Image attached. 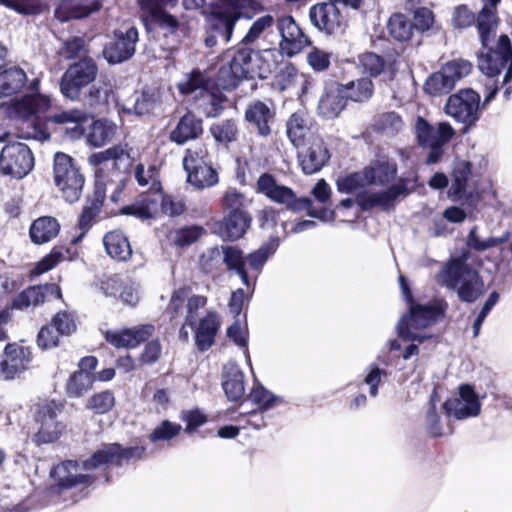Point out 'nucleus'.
<instances>
[{
  "label": "nucleus",
  "mask_w": 512,
  "mask_h": 512,
  "mask_svg": "<svg viewBox=\"0 0 512 512\" xmlns=\"http://www.w3.org/2000/svg\"><path fill=\"white\" fill-rule=\"evenodd\" d=\"M29 90L34 93L25 94L20 99L14 100L7 107V114L21 122L19 127V137L23 139H34L45 141L50 138L48 130V117L45 114L52 106V100L49 96L38 92L39 80L34 79Z\"/></svg>",
  "instance_id": "f257e3e1"
},
{
  "label": "nucleus",
  "mask_w": 512,
  "mask_h": 512,
  "mask_svg": "<svg viewBox=\"0 0 512 512\" xmlns=\"http://www.w3.org/2000/svg\"><path fill=\"white\" fill-rule=\"evenodd\" d=\"M228 56V62L223 64L216 73L215 84L222 90L232 91L243 80H254L255 77L265 78L261 72L262 57L259 50L240 42ZM251 89H257V82H252Z\"/></svg>",
  "instance_id": "f03ea898"
},
{
  "label": "nucleus",
  "mask_w": 512,
  "mask_h": 512,
  "mask_svg": "<svg viewBox=\"0 0 512 512\" xmlns=\"http://www.w3.org/2000/svg\"><path fill=\"white\" fill-rule=\"evenodd\" d=\"M256 192L293 213L306 211L307 215L321 221L335 220L334 210L315 208L310 197H298L290 187L279 184L277 178L269 172H264L257 178Z\"/></svg>",
  "instance_id": "7ed1b4c3"
},
{
  "label": "nucleus",
  "mask_w": 512,
  "mask_h": 512,
  "mask_svg": "<svg viewBox=\"0 0 512 512\" xmlns=\"http://www.w3.org/2000/svg\"><path fill=\"white\" fill-rule=\"evenodd\" d=\"M154 185L156 189L140 193L133 203L123 206L121 214L140 220H150L161 215L177 217L186 211L187 206L182 199L164 193L161 182Z\"/></svg>",
  "instance_id": "20e7f679"
},
{
  "label": "nucleus",
  "mask_w": 512,
  "mask_h": 512,
  "mask_svg": "<svg viewBox=\"0 0 512 512\" xmlns=\"http://www.w3.org/2000/svg\"><path fill=\"white\" fill-rule=\"evenodd\" d=\"M65 402L56 399H39L31 407L35 431L32 442L40 447L57 442L66 432V424L59 419Z\"/></svg>",
  "instance_id": "39448f33"
},
{
  "label": "nucleus",
  "mask_w": 512,
  "mask_h": 512,
  "mask_svg": "<svg viewBox=\"0 0 512 512\" xmlns=\"http://www.w3.org/2000/svg\"><path fill=\"white\" fill-rule=\"evenodd\" d=\"M496 31H491L486 41L479 37L481 48L477 53V65L488 77L498 76L507 67L503 79V83H507L512 79V43L507 34H501L494 43Z\"/></svg>",
  "instance_id": "423d86ee"
},
{
  "label": "nucleus",
  "mask_w": 512,
  "mask_h": 512,
  "mask_svg": "<svg viewBox=\"0 0 512 512\" xmlns=\"http://www.w3.org/2000/svg\"><path fill=\"white\" fill-rule=\"evenodd\" d=\"M442 277L441 284L456 290L462 302L473 303L483 294L484 283L481 276L464 258L449 261L443 269Z\"/></svg>",
  "instance_id": "0eeeda50"
},
{
  "label": "nucleus",
  "mask_w": 512,
  "mask_h": 512,
  "mask_svg": "<svg viewBox=\"0 0 512 512\" xmlns=\"http://www.w3.org/2000/svg\"><path fill=\"white\" fill-rule=\"evenodd\" d=\"M225 215L217 223L218 234L224 241H237L250 228L252 216L245 208V196L236 189L225 192L222 198Z\"/></svg>",
  "instance_id": "6e6552de"
},
{
  "label": "nucleus",
  "mask_w": 512,
  "mask_h": 512,
  "mask_svg": "<svg viewBox=\"0 0 512 512\" xmlns=\"http://www.w3.org/2000/svg\"><path fill=\"white\" fill-rule=\"evenodd\" d=\"M99 73L97 62L91 56L82 58L69 64L59 81V90L62 96L72 102L82 100L83 91L94 83Z\"/></svg>",
  "instance_id": "1a4fd4ad"
},
{
  "label": "nucleus",
  "mask_w": 512,
  "mask_h": 512,
  "mask_svg": "<svg viewBox=\"0 0 512 512\" xmlns=\"http://www.w3.org/2000/svg\"><path fill=\"white\" fill-rule=\"evenodd\" d=\"M182 164L187 173V182L196 189L210 188L219 182L218 172L204 144L186 149Z\"/></svg>",
  "instance_id": "9d476101"
},
{
  "label": "nucleus",
  "mask_w": 512,
  "mask_h": 512,
  "mask_svg": "<svg viewBox=\"0 0 512 512\" xmlns=\"http://www.w3.org/2000/svg\"><path fill=\"white\" fill-rule=\"evenodd\" d=\"M53 177L55 186L67 202L79 200L85 178L73 157L64 152H56L53 158Z\"/></svg>",
  "instance_id": "9b49d317"
},
{
  "label": "nucleus",
  "mask_w": 512,
  "mask_h": 512,
  "mask_svg": "<svg viewBox=\"0 0 512 512\" xmlns=\"http://www.w3.org/2000/svg\"><path fill=\"white\" fill-rule=\"evenodd\" d=\"M247 129L260 138H269L277 121V105L273 98H253L244 108Z\"/></svg>",
  "instance_id": "f8f14e48"
},
{
  "label": "nucleus",
  "mask_w": 512,
  "mask_h": 512,
  "mask_svg": "<svg viewBox=\"0 0 512 512\" xmlns=\"http://www.w3.org/2000/svg\"><path fill=\"white\" fill-rule=\"evenodd\" d=\"M145 456V446L123 447L117 442L104 443L100 449H97L89 458L82 461L81 467L86 471L96 470L103 465L121 467L124 461L141 460Z\"/></svg>",
  "instance_id": "ddd939ff"
},
{
  "label": "nucleus",
  "mask_w": 512,
  "mask_h": 512,
  "mask_svg": "<svg viewBox=\"0 0 512 512\" xmlns=\"http://www.w3.org/2000/svg\"><path fill=\"white\" fill-rule=\"evenodd\" d=\"M34 167L31 149L21 142H8L0 153V173L16 179H22Z\"/></svg>",
  "instance_id": "4468645a"
},
{
  "label": "nucleus",
  "mask_w": 512,
  "mask_h": 512,
  "mask_svg": "<svg viewBox=\"0 0 512 512\" xmlns=\"http://www.w3.org/2000/svg\"><path fill=\"white\" fill-rule=\"evenodd\" d=\"M242 12L238 11L236 3L232 0H219L211 6L206 18V30L220 35V38L228 43L233 35L235 25L241 18Z\"/></svg>",
  "instance_id": "2eb2a0df"
},
{
  "label": "nucleus",
  "mask_w": 512,
  "mask_h": 512,
  "mask_svg": "<svg viewBox=\"0 0 512 512\" xmlns=\"http://www.w3.org/2000/svg\"><path fill=\"white\" fill-rule=\"evenodd\" d=\"M138 40L139 33L135 26H129L125 30L115 29L113 39L103 47L104 59L111 65L128 61L136 52Z\"/></svg>",
  "instance_id": "dca6fc26"
},
{
  "label": "nucleus",
  "mask_w": 512,
  "mask_h": 512,
  "mask_svg": "<svg viewBox=\"0 0 512 512\" xmlns=\"http://www.w3.org/2000/svg\"><path fill=\"white\" fill-rule=\"evenodd\" d=\"M480 96L472 89H462L449 96L445 111L458 122L470 128L479 119Z\"/></svg>",
  "instance_id": "f3484780"
},
{
  "label": "nucleus",
  "mask_w": 512,
  "mask_h": 512,
  "mask_svg": "<svg viewBox=\"0 0 512 512\" xmlns=\"http://www.w3.org/2000/svg\"><path fill=\"white\" fill-rule=\"evenodd\" d=\"M400 53L392 49L379 55L372 51H365L358 55L357 68L365 75L364 78H377L387 72L390 79H393L399 70Z\"/></svg>",
  "instance_id": "a211bd4d"
},
{
  "label": "nucleus",
  "mask_w": 512,
  "mask_h": 512,
  "mask_svg": "<svg viewBox=\"0 0 512 512\" xmlns=\"http://www.w3.org/2000/svg\"><path fill=\"white\" fill-rule=\"evenodd\" d=\"M473 174V165L470 161H457L451 172V185L448 189V197L454 201H461L469 208H476L480 201V194L476 191H466L468 181Z\"/></svg>",
  "instance_id": "6ab92c4d"
},
{
  "label": "nucleus",
  "mask_w": 512,
  "mask_h": 512,
  "mask_svg": "<svg viewBox=\"0 0 512 512\" xmlns=\"http://www.w3.org/2000/svg\"><path fill=\"white\" fill-rule=\"evenodd\" d=\"M50 298L63 299L61 287L56 283L30 285L19 292L11 301L8 308L11 310H27L29 307L43 305Z\"/></svg>",
  "instance_id": "aec40b11"
},
{
  "label": "nucleus",
  "mask_w": 512,
  "mask_h": 512,
  "mask_svg": "<svg viewBox=\"0 0 512 512\" xmlns=\"http://www.w3.org/2000/svg\"><path fill=\"white\" fill-rule=\"evenodd\" d=\"M277 28L281 36L279 49L282 55L291 58L311 45L310 39L291 15L279 18Z\"/></svg>",
  "instance_id": "412c9836"
},
{
  "label": "nucleus",
  "mask_w": 512,
  "mask_h": 512,
  "mask_svg": "<svg viewBox=\"0 0 512 512\" xmlns=\"http://www.w3.org/2000/svg\"><path fill=\"white\" fill-rule=\"evenodd\" d=\"M459 397L447 399L442 407L445 414L454 416L456 419H466L479 415L481 403L474 387L469 384H462L458 388Z\"/></svg>",
  "instance_id": "4be33fe9"
},
{
  "label": "nucleus",
  "mask_w": 512,
  "mask_h": 512,
  "mask_svg": "<svg viewBox=\"0 0 512 512\" xmlns=\"http://www.w3.org/2000/svg\"><path fill=\"white\" fill-rule=\"evenodd\" d=\"M155 332L152 324H140L104 332L105 341L116 349H135L150 339Z\"/></svg>",
  "instance_id": "5701e85b"
},
{
  "label": "nucleus",
  "mask_w": 512,
  "mask_h": 512,
  "mask_svg": "<svg viewBox=\"0 0 512 512\" xmlns=\"http://www.w3.org/2000/svg\"><path fill=\"white\" fill-rule=\"evenodd\" d=\"M32 361V352L29 347L17 343H7L0 361V377L12 380L28 369Z\"/></svg>",
  "instance_id": "b1692460"
},
{
  "label": "nucleus",
  "mask_w": 512,
  "mask_h": 512,
  "mask_svg": "<svg viewBox=\"0 0 512 512\" xmlns=\"http://www.w3.org/2000/svg\"><path fill=\"white\" fill-rule=\"evenodd\" d=\"M102 8V0H56L54 18L60 23L83 20Z\"/></svg>",
  "instance_id": "393cba45"
},
{
  "label": "nucleus",
  "mask_w": 512,
  "mask_h": 512,
  "mask_svg": "<svg viewBox=\"0 0 512 512\" xmlns=\"http://www.w3.org/2000/svg\"><path fill=\"white\" fill-rule=\"evenodd\" d=\"M306 148L298 152L299 166L305 175L319 172L330 160L331 154L326 143L320 136H316L308 142Z\"/></svg>",
  "instance_id": "a878e982"
},
{
  "label": "nucleus",
  "mask_w": 512,
  "mask_h": 512,
  "mask_svg": "<svg viewBox=\"0 0 512 512\" xmlns=\"http://www.w3.org/2000/svg\"><path fill=\"white\" fill-rule=\"evenodd\" d=\"M285 133L291 145L300 149L316 137L313 133V119L307 111L297 110L288 116Z\"/></svg>",
  "instance_id": "bb28decb"
},
{
  "label": "nucleus",
  "mask_w": 512,
  "mask_h": 512,
  "mask_svg": "<svg viewBox=\"0 0 512 512\" xmlns=\"http://www.w3.org/2000/svg\"><path fill=\"white\" fill-rule=\"evenodd\" d=\"M348 101L342 90V82L330 80L325 83L317 111L325 119H335L346 108Z\"/></svg>",
  "instance_id": "cd10ccee"
},
{
  "label": "nucleus",
  "mask_w": 512,
  "mask_h": 512,
  "mask_svg": "<svg viewBox=\"0 0 512 512\" xmlns=\"http://www.w3.org/2000/svg\"><path fill=\"white\" fill-rule=\"evenodd\" d=\"M105 198V189L102 186H95L93 194L87 198V204L83 206L78 217L77 227L81 232L71 240L72 244L80 242L96 223L104 205Z\"/></svg>",
  "instance_id": "c85d7f7f"
},
{
  "label": "nucleus",
  "mask_w": 512,
  "mask_h": 512,
  "mask_svg": "<svg viewBox=\"0 0 512 512\" xmlns=\"http://www.w3.org/2000/svg\"><path fill=\"white\" fill-rule=\"evenodd\" d=\"M309 17L315 27L329 35L341 27L342 15L333 0L313 5L309 10Z\"/></svg>",
  "instance_id": "c756f323"
},
{
  "label": "nucleus",
  "mask_w": 512,
  "mask_h": 512,
  "mask_svg": "<svg viewBox=\"0 0 512 512\" xmlns=\"http://www.w3.org/2000/svg\"><path fill=\"white\" fill-rule=\"evenodd\" d=\"M363 173L367 186L388 188L397 177L398 165L394 159H376L363 168Z\"/></svg>",
  "instance_id": "7c9ffc66"
},
{
  "label": "nucleus",
  "mask_w": 512,
  "mask_h": 512,
  "mask_svg": "<svg viewBox=\"0 0 512 512\" xmlns=\"http://www.w3.org/2000/svg\"><path fill=\"white\" fill-rule=\"evenodd\" d=\"M203 133V120L194 112L187 111L170 131L169 140L177 145H184L189 141L197 140Z\"/></svg>",
  "instance_id": "2f4dec72"
},
{
  "label": "nucleus",
  "mask_w": 512,
  "mask_h": 512,
  "mask_svg": "<svg viewBox=\"0 0 512 512\" xmlns=\"http://www.w3.org/2000/svg\"><path fill=\"white\" fill-rule=\"evenodd\" d=\"M221 324L220 315L216 311H207L206 314L199 319L194 331V340L198 351L205 352L215 344V339L221 328Z\"/></svg>",
  "instance_id": "473e14b6"
},
{
  "label": "nucleus",
  "mask_w": 512,
  "mask_h": 512,
  "mask_svg": "<svg viewBox=\"0 0 512 512\" xmlns=\"http://www.w3.org/2000/svg\"><path fill=\"white\" fill-rule=\"evenodd\" d=\"M79 463L76 460H65L55 469L56 486L59 492L82 486L88 488L95 482V476L90 474H71V470H76Z\"/></svg>",
  "instance_id": "72a5a7b5"
},
{
  "label": "nucleus",
  "mask_w": 512,
  "mask_h": 512,
  "mask_svg": "<svg viewBox=\"0 0 512 512\" xmlns=\"http://www.w3.org/2000/svg\"><path fill=\"white\" fill-rule=\"evenodd\" d=\"M86 89L80 101L85 107L93 112H103L108 109L109 102L114 96L113 87L109 81L94 82Z\"/></svg>",
  "instance_id": "f704fd0d"
},
{
  "label": "nucleus",
  "mask_w": 512,
  "mask_h": 512,
  "mask_svg": "<svg viewBox=\"0 0 512 512\" xmlns=\"http://www.w3.org/2000/svg\"><path fill=\"white\" fill-rule=\"evenodd\" d=\"M106 253L114 260L126 262L132 256V248L128 237L121 230H112L103 236Z\"/></svg>",
  "instance_id": "c9c22d12"
},
{
  "label": "nucleus",
  "mask_w": 512,
  "mask_h": 512,
  "mask_svg": "<svg viewBox=\"0 0 512 512\" xmlns=\"http://www.w3.org/2000/svg\"><path fill=\"white\" fill-rule=\"evenodd\" d=\"M60 231L57 219L42 216L34 220L29 229V236L34 244L41 245L54 239Z\"/></svg>",
  "instance_id": "e433bc0d"
},
{
  "label": "nucleus",
  "mask_w": 512,
  "mask_h": 512,
  "mask_svg": "<svg viewBox=\"0 0 512 512\" xmlns=\"http://www.w3.org/2000/svg\"><path fill=\"white\" fill-rule=\"evenodd\" d=\"M409 306V314L402 318H408L410 325L417 329L430 326L443 314L442 309L434 305H421L413 302Z\"/></svg>",
  "instance_id": "4c0bfd02"
},
{
  "label": "nucleus",
  "mask_w": 512,
  "mask_h": 512,
  "mask_svg": "<svg viewBox=\"0 0 512 512\" xmlns=\"http://www.w3.org/2000/svg\"><path fill=\"white\" fill-rule=\"evenodd\" d=\"M342 90L348 102L366 103L373 97L375 85L370 78L360 77L342 83Z\"/></svg>",
  "instance_id": "58836bf2"
},
{
  "label": "nucleus",
  "mask_w": 512,
  "mask_h": 512,
  "mask_svg": "<svg viewBox=\"0 0 512 512\" xmlns=\"http://www.w3.org/2000/svg\"><path fill=\"white\" fill-rule=\"evenodd\" d=\"M501 0H482L483 6L479 10L478 36L486 41L487 35L497 30L500 24L497 7Z\"/></svg>",
  "instance_id": "ea45409f"
},
{
  "label": "nucleus",
  "mask_w": 512,
  "mask_h": 512,
  "mask_svg": "<svg viewBox=\"0 0 512 512\" xmlns=\"http://www.w3.org/2000/svg\"><path fill=\"white\" fill-rule=\"evenodd\" d=\"M25 71L11 67L0 72V97H9L22 91L27 83Z\"/></svg>",
  "instance_id": "a19ab883"
},
{
  "label": "nucleus",
  "mask_w": 512,
  "mask_h": 512,
  "mask_svg": "<svg viewBox=\"0 0 512 512\" xmlns=\"http://www.w3.org/2000/svg\"><path fill=\"white\" fill-rule=\"evenodd\" d=\"M355 202L362 211H369L375 207H380L384 211H389L395 207L386 189L373 193L367 191L359 192L356 196Z\"/></svg>",
  "instance_id": "79ce46f5"
},
{
  "label": "nucleus",
  "mask_w": 512,
  "mask_h": 512,
  "mask_svg": "<svg viewBox=\"0 0 512 512\" xmlns=\"http://www.w3.org/2000/svg\"><path fill=\"white\" fill-rule=\"evenodd\" d=\"M387 29L389 35L401 43L410 41L415 31L412 21L402 13H393L389 17Z\"/></svg>",
  "instance_id": "37998d69"
},
{
  "label": "nucleus",
  "mask_w": 512,
  "mask_h": 512,
  "mask_svg": "<svg viewBox=\"0 0 512 512\" xmlns=\"http://www.w3.org/2000/svg\"><path fill=\"white\" fill-rule=\"evenodd\" d=\"M228 98L220 90L212 91L211 88L200 95L198 108L207 118H216L224 111V104Z\"/></svg>",
  "instance_id": "c03bdc74"
},
{
  "label": "nucleus",
  "mask_w": 512,
  "mask_h": 512,
  "mask_svg": "<svg viewBox=\"0 0 512 512\" xmlns=\"http://www.w3.org/2000/svg\"><path fill=\"white\" fill-rule=\"evenodd\" d=\"M404 126L403 119L396 111L377 114L371 124V129L379 134L395 135Z\"/></svg>",
  "instance_id": "a18cd8bd"
},
{
  "label": "nucleus",
  "mask_w": 512,
  "mask_h": 512,
  "mask_svg": "<svg viewBox=\"0 0 512 512\" xmlns=\"http://www.w3.org/2000/svg\"><path fill=\"white\" fill-rule=\"evenodd\" d=\"M209 88H211V79L198 68L186 74L185 79L177 84L179 93L184 96L191 95L196 91H199L201 95Z\"/></svg>",
  "instance_id": "49530a36"
},
{
  "label": "nucleus",
  "mask_w": 512,
  "mask_h": 512,
  "mask_svg": "<svg viewBox=\"0 0 512 512\" xmlns=\"http://www.w3.org/2000/svg\"><path fill=\"white\" fill-rule=\"evenodd\" d=\"M116 129V125L106 119L95 120L90 126L87 140L92 146L101 147L112 140Z\"/></svg>",
  "instance_id": "de8ad7c7"
},
{
  "label": "nucleus",
  "mask_w": 512,
  "mask_h": 512,
  "mask_svg": "<svg viewBox=\"0 0 512 512\" xmlns=\"http://www.w3.org/2000/svg\"><path fill=\"white\" fill-rule=\"evenodd\" d=\"M222 387L230 401H239L245 394L244 373L239 369H230L223 374Z\"/></svg>",
  "instance_id": "09e8293b"
},
{
  "label": "nucleus",
  "mask_w": 512,
  "mask_h": 512,
  "mask_svg": "<svg viewBox=\"0 0 512 512\" xmlns=\"http://www.w3.org/2000/svg\"><path fill=\"white\" fill-rule=\"evenodd\" d=\"M96 380L95 374L75 371L69 377L65 385L66 394L70 398H79L92 389Z\"/></svg>",
  "instance_id": "8fccbe9b"
},
{
  "label": "nucleus",
  "mask_w": 512,
  "mask_h": 512,
  "mask_svg": "<svg viewBox=\"0 0 512 512\" xmlns=\"http://www.w3.org/2000/svg\"><path fill=\"white\" fill-rule=\"evenodd\" d=\"M405 9L413 15L412 25L415 31L424 33L432 28L435 16L431 9L424 6H416L415 0H406Z\"/></svg>",
  "instance_id": "3c124183"
},
{
  "label": "nucleus",
  "mask_w": 512,
  "mask_h": 512,
  "mask_svg": "<svg viewBox=\"0 0 512 512\" xmlns=\"http://www.w3.org/2000/svg\"><path fill=\"white\" fill-rule=\"evenodd\" d=\"M396 182H392L388 188H386L391 200L394 205L399 197H406L415 191L418 181L417 171H410L406 176L396 177Z\"/></svg>",
  "instance_id": "603ef678"
},
{
  "label": "nucleus",
  "mask_w": 512,
  "mask_h": 512,
  "mask_svg": "<svg viewBox=\"0 0 512 512\" xmlns=\"http://www.w3.org/2000/svg\"><path fill=\"white\" fill-rule=\"evenodd\" d=\"M455 84L442 68L432 73L424 83V90L432 96L446 95L453 90Z\"/></svg>",
  "instance_id": "864d4df0"
},
{
  "label": "nucleus",
  "mask_w": 512,
  "mask_h": 512,
  "mask_svg": "<svg viewBox=\"0 0 512 512\" xmlns=\"http://www.w3.org/2000/svg\"><path fill=\"white\" fill-rule=\"evenodd\" d=\"M153 23L161 30L165 31L164 35H177L179 32L185 33L187 25L181 23L176 16L166 10L149 14Z\"/></svg>",
  "instance_id": "5fc2aeb1"
},
{
  "label": "nucleus",
  "mask_w": 512,
  "mask_h": 512,
  "mask_svg": "<svg viewBox=\"0 0 512 512\" xmlns=\"http://www.w3.org/2000/svg\"><path fill=\"white\" fill-rule=\"evenodd\" d=\"M210 133L217 143L228 145L238 139L239 129L235 119H226L210 126Z\"/></svg>",
  "instance_id": "6e6d98bb"
},
{
  "label": "nucleus",
  "mask_w": 512,
  "mask_h": 512,
  "mask_svg": "<svg viewBox=\"0 0 512 512\" xmlns=\"http://www.w3.org/2000/svg\"><path fill=\"white\" fill-rule=\"evenodd\" d=\"M116 400L114 392L107 389L94 393L88 398L85 408L92 411L96 415L109 413L115 406Z\"/></svg>",
  "instance_id": "4d7b16f0"
},
{
  "label": "nucleus",
  "mask_w": 512,
  "mask_h": 512,
  "mask_svg": "<svg viewBox=\"0 0 512 512\" xmlns=\"http://www.w3.org/2000/svg\"><path fill=\"white\" fill-rule=\"evenodd\" d=\"M439 134L441 141L434 142L432 145H427L424 148H430V151L426 157V164L438 163L443 155V145L448 143L455 132L452 126L447 122L439 123Z\"/></svg>",
  "instance_id": "13d9d810"
},
{
  "label": "nucleus",
  "mask_w": 512,
  "mask_h": 512,
  "mask_svg": "<svg viewBox=\"0 0 512 512\" xmlns=\"http://www.w3.org/2000/svg\"><path fill=\"white\" fill-rule=\"evenodd\" d=\"M0 3L25 16L40 15L48 9L42 0H0Z\"/></svg>",
  "instance_id": "bf43d9fd"
},
{
  "label": "nucleus",
  "mask_w": 512,
  "mask_h": 512,
  "mask_svg": "<svg viewBox=\"0 0 512 512\" xmlns=\"http://www.w3.org/2000/svg\"><path fill=\"white\" fill-rule=\"evenodd\" d=\"M127 144H117L108 149L100 152L93 153L89 157L90 164L94 166H99L107 161H114V166L117 167V162L123 159H129L130 154L127 149Z\"/></svg>",
  "instance_id": "052dcab7"
},
{
  "label": "nucleus",
  "mask_w": 512,
  "mask_h": 512,
  "mask_svg": "<svg viewBox=\"0 0 512 512\" xmlns=\"http://www.w3.org/2000/svg\"><path fill=\"white\" fill-rule=\"evenodd\" d=\"M87 113L81 109H70L61 111L50 117V120L56 124L74 123L73 132L78 136L84 133L83 123L87 121Z\"/></svg>",
  "instance_id": "680f3d73"
},
{
  "label": "nucleus",
  "mask_w": 512,
  "mask_h": 512,
  "mask_svg": "<svg viewBox=\"0 0 512 512\" xmlns=\"http://www.w3.org/2000/svg\"><path fill=\"white\" fill-rule=\"evenodd\" d=\"M510 232L506 231L500 237H489L486 240H481L477 234V227L474 226L468 233L467 245L475 251H485L489 248H493L504 244L510 239Z\"/></svg>",
  "instance_id": "e2e57ef3"
},
{
  "label": "nucleus",
  "mask_w": 512,
  "mask_h": 512,
  "mask_svg": "<svg viewBox=\"0 0 512 512\" xmlns=\"http://www.w3.org/2000/svg\"><path fill=\"white\" fill-rule=\"evenodd\" d=\"M249 399L258 405L260 411L269 410L283 402L282 398L274 395L260 383L253 386Z\"/></svg>",
  "instance_id": "0e129e2a"
},
{
  "label": "nucleus",
  "mask_w": 512,
  "mask_h": 512,
  "mask_svg": "<svg viewBox=\"0 0 512 512\" xmlns=\"http://www.w3.org/2000/svg\"><path fill=\"white\" fill-rule=\"evenodd\" d=\"M64 259V254L57 247H53L50 253L45 255L35 266L29 271L28 278L30 280L52 270Z\"/></svg>",
  "instance_id": "69168bd1"
},
{
  "label": "nucleus",
  "mask_w": 512,
  "mask_h": 512,
  "mask_svg": "<svg viewBox=\"0 0 512 512\" xmlns=\"http://www.w3.org/2000/svg\"><path fill=\"white\" fill-rule=\"evenodd\" d=\"M58 54L66 60L82 58L88 54L85 39L80 36H73L65 40L60 47Z\"/></svg>",
  "instance_id": "338daca9"
},
{
  "label": "nucleus",
  "mask_w": 512,
  "mask_h": 512,
  "mask_svg": "<svg viewBox=\"0 0 512 512\" xmlns=\"http://www.w3.org/2000/svg\"><path fill=\"white\" fill-rule=\"evenodd\" d=\"M205 234L206 229L201 225L184 226L175 230L174 244L181 248L187 247L197 242Z\"/></svg>",
  "instance_id": "774afa93"
}]
</instances>
